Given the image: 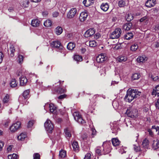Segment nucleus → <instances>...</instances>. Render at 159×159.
Masks as SVG:
<instances>
[{"label":"nucleus","instance_id":"obj_1","mask_svg":"<svg viewBox=\"0 0 159 159\" xmlns=\"http://www.w3.org/2000/svg\"><path fill=\"white\" fill-rule=\"evenodd\" d=\"M141 92L136 89H129L127 91L124 99L129 102H131L134 98H138L141 95Z\"/></svg>","mask_w":159,"mask_h":159},{"label":"nucleus","instance_id":"obj_2","mask_svg":"<svg viewBox=\"0 0 159 159\" xmlns=\"http://www.w3.org/2000/svg\"><path fill=\"white\" fill-rule=\"evenodd\" d=\"M138 110L133 107H131L128 108L125 113L130 117H136L138 115Z\"/></svg>","mask_w":159,"mask_h":159},{"label":"nucleus","instance_id":"obj_3","mask_svg":"<svg viewBox=\"0 0 159 159\" xmlns=\"http://www.w3.org/2000/svg\"><path fill=\"white\" fill-rule=\"evenodd\" d=\"M110 144L111 143L109 141H106L103 143L102 148L103 154H106L110 152L111 150Z\"/></svg>","mask_w":159,"mask_h":159},{"label":"nucleus","instance_id":"obj_4","mask_svg":"<svg viewBox=\"0 0 159 159\" xmlns=\"http://www.w3.org/2000/svg\"><path fill=\"white\" fill-rule=\"evenodd\" d=\"M73 115L75 120L79 123L81 124H84L85 123V120L83 119L79 112H74Z\"/></svg>","mask_w":159,"mask_h":159},{"label":"nucleus","instance_id":"obj_5","mask_svg":"<svg viewBox=\"0 0 159 159\" xmlns=\"http://www.w3.org/2000/svg\"><path fill=\"white\" fill-rule=\"evenodd\" d=\"M121 32L122 31L120 29H116L110 34V38L112 39H117L120 36Z\"/></svg>","mask_w":159,"mask_h":159},{"label":"nucleus","instance_id":"obj_6","mask_svg":"<svg viewBox=\"0 0 159 159\" xmlns=\"http://www.w3.org/2000/svg\"><path fill=\"white\" fill-rule=\"evenodd\" d=\"M46 130L48 132L51 133L53 129V125L50 120L48 119L44 124Z\"/></svg>","mask_w":159,"mask_h":159},{"label":"nucleus","instance_id":"obj_7","mask_svg":"<svg viewBox=\"0 0 159 159\" xmlns=\"http://www.w3.org/2000/svg\"><path fill=\"white\" fill-rule=\"evenodd\" d=\"M51 45L53 48H57L59 51H61L63 49V47L59 41H53L51 43Z\"/></svg>","mask_w":159,"mask_h":159},{"label":"nucleus","instance_id":"obj_8","mask_svg":"<svg viewBox=\"0 0 159 159\" xmlns=\"http://www.w3.org/2000/svg\"><path fill=\"white\" fill-rule=\"evenodd\" d=\"M107 59V57L106 55L104 53H101L98 56L96 59L98 62L102 63Z\"/></svg>","mask_w":159,"mask_h":159},{"label":"nucleus","instance_id":"obj_9","mask_svg":"<svg viewBox=\"0 0 159 159\" xmlns=\"http://www.w3.org/2000/svg\"><path fill=\"white\" fill-rule=\"evenodd\" d=\"M20 125L21 123L19 121L13 124L10 128V130L13 132L16 131L20 127Z\"/></svg>","mask_w":159,"mask_h":159},{"label":"nucleus","instance_id":"obj_10","mask_svg":"<svg viewBox=\"0 0 159 159\" xmlns=\"http://www.w3.org/2000/svg\"><path fill=\"white\" fill-rule=\"evenodd\" d=\"M77 12V10L76 8H71L68 12L67 16L68 18L71 19L73 18Z\"/></svg>","mask_w":159,"mask_h":159},{"label":"nucleus","instance_id":"obj_11","mask_svg":"<svg viewBox=\"0 0 159 159\" xmlns=\"http://www.w3.org/2000/svg\"><path fill=\"white\" fill-rule=\"evenodd\" d=\"M95 33V31L93 28L90 29L86 31L84 35L85 37L88 38L93 35Z\"/></svg>","mask_w":159,"mask_h":159},{"label":"nucleus","instance_id":"obj_12","mask_svg":"<svg viewBox=\"0 0 159 159\" xmlns=\"http://www.w3.org/2000/svg\"><path fill=\"white\" fill-rule=\"evenodd\" d=\"M142 146L143 148L145 150L148 149L149 147V141L148 138H146L143 140Z\"/></svg>","mask_w":159,"mask_h":159},{"label":"nucleus","instance_id":"obj_13","mask_svg":"<svg viewBox=\"0 0 159 159\" xmlns=\"http://www.w3.org/2000/svg\"><path fill=\"white\" fill-rule=\"evenodd\" d=\"M152 148L154 150L159 149V140L155 139L153 140V143L152 144Z\"/></svg>","mask_w":159,"mask_h":159},{"label":"nucleus","instance_id":"obj_14","mask_svg":"<svg viewBox=\"0 0 159 159\" xmlns=\"http://www.w3.org/2000/svg\"><path fill=\"white\" fill-rule=\"evenodd\" d=\"M88 16V14L86 12H82L79 17V19L81 21L83 22L86 19Z\"/></svg>","mask_w":159,"mask_h":159},{"label":"nucleus","instance_id":"obj_15","mask_svg":"<svg viewBox=\"0 0 159 159\" xmlns=\"http://www.w3.org/2000/svg\"><path fill=\"white\" fill-rule=\"evenodd\" d=\"M20 85L22 86L25 85L28 82V80L26 77L23 76L20 78Z\"/></svg>","mask_w":159,"mask_h":159},{"label":"nucleus","instance_id":"obj_16","mask_svg":"<svg viewBox=\"0 0 159 159\" xmlns=\"http://www.w3.org/2000/svg\"><path fill=\"white\" fill-rule=\"evenodd\" d=\"M132 26V23L131 22H128L123 25L122 27L123 29L125 30L128 31L130 30Z\"/></svg>","mask_w":159,"mask_h":159},{"label":"nucleus","instance_id":"obj_17","mask_svg":"<svg viewBox=\"0 0 159 159\" xmlns=\"http://www.w3.org/2000/svg\"><path fill=\"white\" fill-rule=\"evenodd\" d=\"M111 129L112 130V133L116 134L119 130L118 127L116 124H114L112 123L111 124Z\"/></svg>","mask_w":159,"mask_h":159},{"label":"nucleus","instance_id":"obj_18","mask_svg":"<svg viewBox=\"0 0 159 159\" xmlns=\"http://www.w3.org/2000/svg\"><path fill=\"white\" fill-rule=\"evenodd\" d=\"M152 95H157L159 97V85L156 86L153 89L152 93Z\"/></svg>","mask_w":159,"mask_h":159},{"label":"nucleus","instance_id":"obj_19","mask_svg":"<svg viewBox=\"0 0 159 159\" xmlns=\"http://www.w3.org/2000/svg\"><path fill=\"white\" fill-rule=\"evenodd\" d=\"M94 0H84L83 3L86 7H89L93 3Z\"/></svg>","mask_w":159,"mask_h":159},{"label":"nucleus","instance_id":"obj_20","mask_svg":"<svg viewBox=\"0 0 159 159\" xmlns=\"http://www.w3.org/2000/svg\"><path fill=\"white\" fill-rule=\"evenodd\" d=\"M101 9L104 11H107L109 8V5L107 3H103L100 6Z\"/></svg>","mask_w":159,"mask_h":159},{"label":"nucleus","instance_id":"obj_21","mask_svg":"<svg viewBox=\"0 0 159 159\" xmlns=\"http://www.w3.org/2000/svg\"><path fill=\"white\" fill-rule=\"evenodd\" d=\"M40 21L37 19L33 20H32L31 25L34 27H38L39 26Z\"/></svg>","mask_w":159,"mask_h":159},{"label":"nucleus","instance_id":"obj_22","mask_svg":"<svg viewBox=\"0 0 159 159\" xmlns=\"http://www.w3.org/2000/svg\"><path fill=\"white\" fill-rule=\"evenodd\" d=\"M147 60V58L145 56L139 57L137 60L138 62H143Z\"/></svg>","mask_w":159,"mask_h":159},{"label":"nucleus","instance_id":"obj_23","mask_svg":"<svg viewBox=\"0 0 159 159\" xmlns=\"http://www.w3.org/2000/svg\"><path fill=\"white\" fill-rule=\"evenodd\" d=\"M102 147H97L95 149L96 153L100 156L103 154V151L102 149Z\"/></svg>","mask_w":159,"mask_h":159},{"label":"nucleus","instance_id":"obj_24","mask_svg":"<svg viewBox=\"0 0 159 159\" xmlns=\"http://www.w3.org/2000/svg\"><path fill=\"white\" fill-rule=\"evenodd\" d=\"M127 59V58L126 56H120L117 58V60L119 62H122L125 61Z\"/></svg>","mask_w":159,"mask_h":159},{"label":"nucleus","instance_id":"obj_25","mask_svg":"<svg viewBox=\"0 0 159 159\" xmlns=\"http://www.w3.org/2000/svg\"><path fill=\"white\" fill-rule=\"evenodd\" d=\"M72 146L74 150L76 152H78L79 149L78 142L76 141L73 142L72 143Z\"/></svg>","mask_w":159,"mask_h":159},{"label":"nucleus","instance_id":"obj_26","mask_svg":"<svg viewBox=\"0 0 159 159\" xmlns=\"http://www.w3.org/2000/svg\"><path fill=\"white\" fill-rule=\"evenodd\" d=\"M88 45L91 47H95L98 45V43L95 40L90 41L87 43V45Z\"/></svg>","mask_w":159,"mask_h":159},{"label":"nucleus","instance_id":"obj_27","mask_svg":"<svg viewBox=\"0 0 159 159\" xmlns=\"http://www.w3.org/2000/svg\"><path fill=\"white\" fill-rule=\"evenodd\" d=\"M139 21L140 22H143L144 24L146 25L148 23V18L147 16H144L139 19Z\"/></svg>","mask_w":159,"mask_h":159},{"label":"nucleus","instance_id":"obj_28","mask_svg":"<svg viewBox=\"0 0 159 159\" xmlns=\"http://www.w3.org/2000/svg\"><path fill=\"white\" fill-rule=\"evenodd\" d=\"M62 31L63 30L61 27L58 26L55 29V33L57 35H59L61 34Z\"/></svg>","mask_w":159,"mask_h":159},{"label":"nucleus","instance_id":"obj_29","mask_svg":"<svg viewBox=\"0 0 159 159\" xmlns=\"http://www.w3.org/2000/svg\"><path fill=\"white\" fill-rule=\"evenodd\" d=\"M49 107L51 112L54 113L56 112V107L52 103H50L49 104Z\"/></svg>","mask_w":159,"mask_h":159},{"label":"nucleus","instance_id":"obj_30","mask_svg":"<svg viewBox=\"0 0 159 159\" xmlns=\"http://www.w3.org/2000/svg\"><path fill=\"white\" fill-rule=\"evenodd\" d=\"M133 34L132 33H128L124 36L125 38L127 40H129L133 38Z\"/></svg>","mask_w":159,"mask_h":159},{"label":"nucleus","instance_id":"obj_31","mask_svg":"<svg viewBox=\"0 0 159 159\" xmlns=\"http://www.w3.org/2000/svg\"><path fill=\"white\" fill-rule=\"evenodd\" d=\"M26 137V135L25 133H22L17 137L18 140L23 141L25 139Z\"/></svg>","mask_w":159,"mask_h":159},{"label":"nucleus","instance_id":"obj_32","mask_svg":"<svg viewBox=\"0 0 159 159\" xmlns=\"http://www.w3.org/2000/svg\"><path fill=\"white\" fill-rule=\"evenodd\" d=\"M111 142L113 145L115 146H118L120 144L119 141L118 139L116 138L113 139Z\"/></svg>","mask_w":159,"mask_h":159},{"label":"nucleus","instance_id":"obj_33","mask_svg":"<svg viewBox=\"0 0 159 159\" xmlns=\"http://www.w3.org/2000/svg\"><path fill=\"white\" fill-rule=\"evenodd\" d=\"M18 83L15 79H12L10 82V86L12 88H15L17 86Z\"/></svg>","mask_w":159,"mask_h":159},{"label":"nucleus","instance_id":"obj_34","mask_svg":"<svg viewBox=\"0 0 159 159\" xmlns=\"http://www.w3.org/2000/svg\"><path fill=\"white\" fill-rule=\"evenodd\" d=\"M75 47V44L72 42L69 43L67 46V48L70 50H72Z\"/></svg>","mask_w":159,"mask_h":159},{"label":"nucleus","instance_id":"obj_35","mask_svg":"<svg viewBox=\"0 0 159 159\" xmlns=\"http://www.w3.org/2000/svg\"><path fill=\"white\" fill-rule=\"evenodd\" d=\"M43 24L45 27H49L52 25V21L50 20H48L44 21Z\"/></svg>","mask_w":159,"mask_h":159},{"label":"nucleus","instance_id":"obj_36","mask_svg":"<svg viewBox=\"0 0 159 159\" xmlns=\"http://www.w3.org/2000/svg\"><path fill=\"white\" fill-rule=\"evenodd\" d=\"M10 56L12 57L14 56V52L15 51L14 47L12 45L11 46L10 48Z\"/></svg>","mask_w":159,"mask_h":159},{"label":"nucleus","instance_id":"obj_37","mask_svg":"<svg viewBox=\"0 0 159 159\" xmlns=\"http://www.w3.org/2000/svg\"><path fill=\"white\" fill-rule=\"evenodd\" d=\"M74 59L77 61H82L83 58L81 56L76 55L74 56Z\"/></svg>","mask_w":159,"mask_h":159},{"label":"nucleus","instance_id":"obj_38","mask_svg":"<svg viewBox=\"0 0 159 159\" xmlns=\"http://www.w3.org/2000/svg\"><path fill=\"white\" fill-rule=\"evenodd\" d=\"M140 74L134 73L133 74L132 76V79L133 80H137L140 77Z\"/></svg>","mask_w":159,"mask_h":159},{"label":"nucleus","instance_id":"obj_39","mask_svg":"<svg viewBox=\"0 0 159 159\" xmlns=\"http://www.w3.org/2000/svg\"><path fill=\"white\" fill-rule=\"evenodd\" d=\"M138 48V46L137 44L134 43L130 47V49L132 51H135Z\"/></svg>","mask_w":159,"mask_h":159},{"label":"nucleus","instance_id":"obj_40","mask_svg":"<svg viewBox=\"0 0 159 159\" xmlns=\"http://www.w3.org/2000/svg\"><path fill=\"white\" fill-rule=\"evenodd\" d=\"M30 90L27 89L25 90L23 93V95L25 98L26 99L29 97Z\"/></svg>","mask_w":159,"mask_h":159},{"label":"nucleus","instance_id":"obj_41","mask_svg":"<svg viewBox=\"0 0 159 159\" xmlns=\"http://www.w3.org/2000/svg\"><path fill=\"white\" fill-rule=\"evenodd\" d=\"M66 155V152L64 150H61L59 152V156L61 158H64Z\"/></svg>","mask_w":159,"mask_h":159},{"label":"nucleus","instance_id":"obj_42","mask_svg":"<svg viewBox=\"0 0 159 159\" xmlns=\"http://www.w3.org/2000/svg\"><path fill=\"white\" fill-rule=\"evenodd\" d=\"M24 57L21 55H19L18 56L17 61L18 63L21 64L23 62Z\"/></svg>","mask_w":159,"mask_h":159},{"label":"nucleus","instance_id":"obj_43","mask_svg":"<svg viewBox=\"0 0 159 159\" xmlns=\"http://www.w3.org/2000/svg\"><path fill=\"white\" fill-rule=\"evenodd\" d=\"M10 96L8 94H6L3 98V102L4 103H7L9 100Z\"/></svg>","mask_w":159,"mask_h":159},{"label":"nucleus","instance_id":"obj_44","mask_svg":"<svg viewBox=\"0 0 159 159\" xmlns=\"http://www.w3.org/2000/svg\"><path fill=\"white\" fill-rule=\"evenodd\" d=\"M126 20L128 21H130L133 19V16L131 14H128L126 17Z\"/></svg>","mask_w":159,"mask_h":159},{"label":"nucleus","instance_id":"obj_45","mask_svg":"<svg viewBox=\"0 0 159 159\" xmlns=\"http://www.w3.org/2000/svg\"><path fill=\"white\" fill-rule=\"evenodd\" d=\"M18 155L14 153L13 154L9 155L8 156V159H16Z\"/></svg>","mask_w":159,"mask_h":159},{"label":"nucleus","instance_id":"obj_46","mask_svg":"<svg viewBox=\"0 0 159 159\" xmlns=\"http://www.w3.org/2000/svg\"><path fill=\"white\" fill-rule=\"evenodd\" d=\"M150 130L152 131L154 133L155 132H156L159 130V128L157 126L153 125L152 126Z\"/></svg>","mask_w":159,"mask_h":159},{"label":"nucleus","instance_id":"obj_47","mask_svg":"<svg viewBox=\"0 0 159 159\" xmlns=\"http://www.w3.org/2000/svg\"><path fill=\"white\" fill-rule=\"evenodd\" d=\"M156 3V0H150V7H154Z\"/></svg>","mask_w":159,"mask_h":159},{"label":"nucleus","instance_id":"obj_48","mask_svg":"<svg viewBox=\"0 0 159 159\" xmlns=\"http://www.w3.org/2000/svg\"><path fill=\"white\" fill-rule=\"evenodd\" d=\"M65 132L66 137H71V134L70 133L69 130L67 129H65Z\"/></svg>","mask_w":159,"mask_h":159},{"label":"nucleus","instance_id":"obj_49","mask_svg":"<svg viewBox=\"0 0 159 159\" xmlns=\"http://www.w3.org/2000/svg\"><path fill=\"white\" fill-rule=\"evenodd\" d=\"M57 92L60 93H65L66 92V90L60 88L58 89L57 90Z\"/></svg>","mask_w":159,"mask_h":159},{"label":"nucleus","instance_id":"obj_50","mask_svg":"<svg viewBox=\"0 0 159 159\" xmlns=\"http://www.w3.org/2000/svg\"><path fill=\"white\" fill-rule=\"evenodd\" d=\"M151 78L152 80L155 82H158L159 81V78L157 76H151Z\"/></svg>","mask_w":159,"mask_h":159},{"label":"nucleus","instance_id":"obj_51","mask_svg":"<svg viewBox=\"0 0 159 159\" xmlns=\"http://www.w3.org/2000/svg\"><path fill=\"white\" fill-rule=\"evenodd\" d=\"M40 155L38 153H35L33 155L34 159H40Z\"/></svg>","mask_w":159,"mask_h":159},{"label":"nucleus","instance_id":"obj_52","mask_svg":"<svg viewBox=\"0 0 159 159\" xmlns=\"http://www.w3.org/2000/svg\"><path fill=\"white\" fill-rule=\"evenodd\" d=\"M34 123V121L33 120H30L28 124L27 127L28 128L31 127L33 126Z\"/></svg>","mask_w":159,"mask_h":159},{"label":"nucleus","instance_id":"obj_53","mask_svg":"<svg viewBox=\"0 0 159 159\" xmlns=\"http://www.w3.org/2000/svg\"><path fill=\"white\" fill-rule=\"evenodd\" d=\"M134 149L136 152H140L141 149L139 147L134 145Z\"/></svg>","mask_w":159,"mask_h":159},{"label":"nucleus","instance_id":"obj_54","mask_svg":"<svg viewBox=\"0 0 159 159\" xmlns=\"http://www.w3.org/2000/svg\"><path fill=\"white\" fill-rule=\"evenodd\" d=\"M4 57V55L3 53L0 51V64L2 62Z\"/></svg>","mask_w":159,"mask_h":159},{"label":"nucleus","instance_id":"obj_55","mask_svg":"<svg viewBox=\"0 0 159 159\" xmlns=\"http://www.w3.org/2000/svg\"><path fill=\"white\" fill-rule=\"evenodd\" d=\"M118 4L120 7H122L125 5V3L123 0H120Z\"/></svg>","mask_w":159,"mask_h":159},{"label":"nucleus","instance_id":"obj_56","mask_svg":"<svg viewBox=\"0 0 159 159\" xmlns=\"http://www.w3.org/2000/svg\"><path fill=\"white\" fill-rule=\"evenodd\" d=\"M92 133L91 135L92 137H93L96 134V130L94 128H92L91 130Z\"/></svg>","mask_w":159,"mask_h":159},{"label":"nucleus","instance_id":"obj_57","mask_svg":"<svg viewBox=\"0 0 159 159\" xmlns=\"http://www.w3.org/2000/svg\"><path fill=\"white\" fill-rule=\"evenodd\" d=\"M148 105H146L145 107H144L143 108V112H146L148 110Z\"/></svg>","mask_w":159,"mask_h":159},{"label":"nucleus","instance_id":"obj_58","mask_svg":"<svg viewBox=\"0 0 159 159\" xmlns=\"http://www.w3.org/2000/svg\"><path fill=\"white\" fill-rule=\"evenodd\" d=\"M91 154L90 153H87L85 155L84 159H90Z\"/></svg>","mask_w":159,"mask_h":159},{"label":"nucleus","instance_id":"obj_59","mask_svg":"<svg viewBox=\"0 0 159 159\" xmlns=\"http://www.w3.org/2000/svg\"><path fill=\"white\" fill-rule=\"evenodd\" d=\"M59 15V13L57 11H55L52 14L53 16L54 17H57Z\"/></svg>","mask_w":159,"mask_h":159},{"label":"nucleus","instance_id":"obj_60","mask_svg":"<svg viewBox=\"0 0 159 159\" xmlns=\"http://www.w3.org/2000/svg\"><path fill=\"white\" fill-rule=\"evenodd\" d=\"M155 105L157 108L159 110V99L157 100Z\"/></svg>","mask_w":159,"mask_h":159},{"label":"nucleus","instance_id":"obj_61","mask_svg":"<svg viewBox=\"0 0 159 159\" xmlns=\"http://www.w3.org/2000/svg\"><path fill=\"white\" fill-rule=\"evenodd\" d=\"M87 136L85 134H84L82 135V138L83 139V140H85L87 139Z\"/></svg>","mask_w":159,"mask_h":159},{"label":"nucleus","instance_id":"obj_62","mask_svg":"<svg viewBox=\"0 0 159 159\" xmlns=\"http://www.w3.org/2000/svg\"><path fill=\"white\" fill-rule=\"evenodd\" d=\"M126 125L127 127H131L132 125L131 124V122L130 121H129L128 122L126 123Z\"/></svg>","mask_w":159,"mask_h":159},{"label":"nucleus","instance_id":"obj_63","mask_svg":"<svg viewBox=\"0 0 159 159\" xmlns=\"http://www.w3.org/2000/svg\"><path fill=\"white\" fill-rule=\"evenodd\" d=\"M66 95L65 94H63L59 96L58 98L59 99H63L66 97Z\"/></svg>","mask_w":159,"mask_h":159},{"label":"nucleus","instance_id":"obj_64","mask_svg":"<svg viewBox=\"0 0 159 159\" xmlns=\"http://www.w3.org/2000/svg\"><path fill=\"white\" fill-rule=\"evenodd\" d=\"M12 146V145H11L7 148V150L8 152H10L11 151Z\"/></svg>","mask_w":159,"mask_h":159}]
</instances>
